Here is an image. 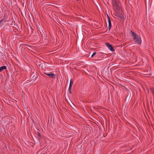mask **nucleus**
<instances>
[{
  "label": "nucleus",
  "mask_w": 154,
  "mask_h": 154,
  "mask_svg": "<svg viewBox=\"0 0 154 154\" xmlns=\"http://www.w3.org/2000/svg\"><path fill=\"white\" fill-rule=\"evenodd\" d=\"M130 33L131 35L133 37L135 42L137 44L140 45L142 42V40L140 36L132 31H130Z\"/></svg>",
  "instance_id": "1"
},
{
  "label": "nucleus",
  "mask_w": 154,
  "mask_h": 154,
  "mask_svg": "<svg viewBox=\"0 0 154 154\" xmlns=\"http://www.w3.org/2000/svg\"><path fill=\"white\" fill-rule=\"evenodd\" d=\"M112 5L116 9H118L119 7L118 0H112Z\"/></svg>",
  "instance_id": "2"
},
{
  "label": "nucleus",
  "mask_w": 154,
  "mask_h": 154,
  "mask_svg": "<svg viewBox=\"0 0 154 154\" xmlns=\"http://www.w3.org/2000/svg\"><path fill=\"white\" fill-rule=\"evenodd\" d=\"M38 77V75L36 72H33L30 76V78L32 80H35Z\"/></svg>",
  "instance_id": "3"
},
{
  "label": "nucleus",
  "mask_w": 154,
  "mask_h": 154,
  "mask_svg": "<svg viewBox=\"0 0 154 154\" xmlns=\"http://www.w3.org/2000/svg\"><path fill=\"white\" fill-rule=\"evenodd\" d=\"M106 45L108 48L111 51H115L112 45L108 43H106Z\"/></svg>",
  "instance_id": "4"
},
{
  "label": "nucleus",
  "mask_w": 154,
  "mask_h": 154,
  "mask_svg": "<svg viewBox=\"0 0 154 154\" xmlns=\"http://www.w3.org/2000/svg\"><path fill=\"white\" fill-rule=\"evenodd\" d=\"M42 38L44 39L45 40V42H48V41L49 38L46 34H44L42 35Z\"/></svg>",
  "instance_id": "5"
},
{
  "label": "nucleus",
  "mask_w": 154,
  "mask_h": 154,
  "mask_svg": "<svg viewBox=\"0 0 154 154\" xmlns=\"http://www.w3.org/2000/svg\"><path fill=\"white\" fill-rule=\"evenodd\" d=\"M45 74L51 78H54L55 77V75L52 73H45Z\"/></svg>",
  "instance_id": "6"
},
{
  "label": "nucleus",
  "mask_w": 154,
  "mask_h": 154,
  "mask_svg": "<svg viewBox=\"0 0 154 154\" xmlns=\"http://www.w3.org/2000/svg\"><path fill=\"white\" fill-rule=\"evenodd\" d=\"M107 17L108 18V23H109V26H108V29L109 30H110V28L111 27V20L110 19V18L108 15H107Z\"/></svg>",
  "instance_id": "7"
},
{
  "label": "nucleus",
  "mask_w": 154,
  "mask_h": 154,
  "mask_svg": "<svg viewBox=\"0 0 154 154\" xmlns=\"http://www.w3.org/2000/svg\"><path fill=\"white\" fill-rule=\"evenodd\" d=\"M7 68L6 66H3L0 67V72L2 71L3 70Z\"/></svg>",
  "instance_id": "8"
},
{
  "label": "nucleus",
  "mask_w": 154,
  "mask_h": 154,
  "mask_svg": "<svg viewBox=\"0 0 154 154\" xmlns=\"http://www.w3.org/2000/svg\"><path fill=\"white\" fill-rule=\"evenodd\" d=\"M72 85H73V82L72 81V79H71L70 81V82L69 83V88L70 89L71 88Z\"/></svg>",
  "instance_id": "9"
},
{
  "label": "nucleus",
  "mask_w": 154,
  "mask_h": 154,
  "mask_svg": "<svg viewBox=\"0 0 154 154\" xmlns=\"http://www.w3.org/2000/svg\"><path fill=\"white\" fill-rule=\"evenodd\" d=\"M96 54V52H94L91 56V57H93Z\"/></svg>",
  "instance_id": "10"
},
{
  "label": "nucleus",
  "mask_w": 154,
  "mask_h": 154,
  "mask_svg": "<svg viewBox=\"0 0 154 154\" xmlns=\"http://www.w3.org/2000/svg\"><path fill=\"white\" fill-rule=\"evenodd\" d=\"M71 88H69V92L70 93H71Z\"/></svg>",
  "instance_id": "11"
},
{
  "label": "nucleus",
  "mask_w": 154,
  "mask_h": 154,
  "mask_svg": "<svg viewBox=\"0 0 154 154\" xmlns=\"http://www.w3.org/2000/svg\"><path fill=\"white\" fill-rule=\"evenodd\" d=\"M1 22H0V23H1Z\"/></svg>",
  "instance_id": "12"
}]
</instances>
